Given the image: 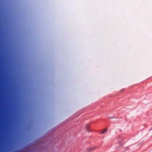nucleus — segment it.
Here are the masks:
<instances>
[{"instance_id": "nucleus-1", "label": "nucleus", "mask_w": 152, "mask_h": 152, "mask_svg": "<svg viewBox=\"0 0 152 152\" xmlns=\"http://www.w3.org/2000/svg\"><path fill=\"white\" fill-rule=\"evenodd\" d=\"M107 130L106 129L104 130L101 132V133L102 134H103V133H104L105 132H106Z\"/></svg>"}, {"instance_id": "nucleus-2", "label": "nucleus", "mask_w": 152, "mask_h": 152, "mask_svg": "<svg viewBox=\"0 0 152 152\" xmlns=\"http://www.w3.org/2000/svg\"><path fill=\"white\" fill-rule=\"evenodd\" d=\"M86 128H87V129L88 130L89 129V126H86Z\"/></svg>"}, {"instance_id": "nucleus-3", "label": "nucleus", "mask_w": 152, "mask_h": 152, "mask_svg": "<svg viewBox=\"0 0 152 152\" xmlns=\"http://www.w3.org/2000/svg\"><path fill=\"white\" fill-rule=\"evenodd\" d=\"M151 129L152 130V129Z\"/></svg>"}]
</instances>
